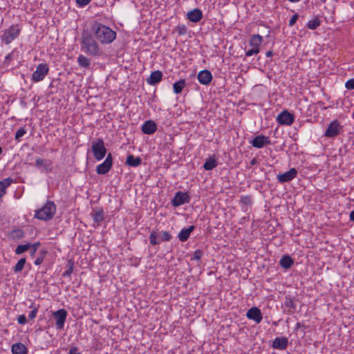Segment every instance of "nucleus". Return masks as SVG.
Listing matches in <instances>:
<instances>
[{
    "mask_svg": "<svg viewBox=\"0 0 354 354\" xmlns=\"http://www.w3.org/2000/svg\"><path fill=\"white\" fill-rule=\"evenodd\" d=\"M93 37L102 44H109L116 38V32L108 26L99 21H95L91 26Z\"/></svg>",
    "mask_w": 354,
    "mask_h": 354,
    "instance_id": "1",
    "label": "nucleus"
},
{
    "mask_svg": "<svg viewBox=\"0 0 354 354\" xmlns=\"http://www.w3.org/2000/svg\"><path fill=\"white\" fill-rule=\"evenodd\" d=\"M81 50L88 55L97 56L100 54V48L97 39L91 32H84L81 37Z\"/></svg>",
    "mask_w": 354,
    "mask_h": 354,
    "instance_id": "2",
    "label": "nucleus"
},
{
    "mask_svg": "<svg viewBox=\"0 0 354 354\" xmlns=\"http://www.w3.org/2000/svg\"><path fill=\"white\" fill-rule=\"evenodd\" d=\"M56 206L54 202L48 201L45 205L35 212V218L41 221H49L55 215Z\"/></svg>",
    "mask_w": 354,
    "mask_h": 354,
    "instance_id": "3",
    "label": "nucleus"
},
{
    "mask_svg": "<svg viewBox=\"0 0 354 354\" xmlns=\"http://www.w3.org/2000/svg\"><path fill=\"white\" fill-rule=\"evenodd\" d=\"M21 32V28L18 24L12 25L5 29L1 35V40L6 44H10L14 39L18 37Z\"/></svg>",
    "mask_w": 354,
    "mask_h": 354,
    "instance_id": "4",
    "label": "nucleus"
},
{
    "mask_svg": "<svg viewBox=\"0 0 354 354\" xmlns=\"http://www.w3.org/2000/svg\"><path fill=\"white\" fill-rule=\"evenodd\" d=\"M91 151L94 158L97 160H102L106 153V149L104 146V142L102 138H97L91 142Z\"/></svg>",
    "mask_w": 354,
    "mask_h": 354,
    "instance_id": "5",
    "label": "nucleus"
},
{
    "mask_svg": "<svg viewBox=\"0 0 354 354\" xmlns=\"http://www.w3.org/2000/svg\"><path fill=\"white\" fill-rule=\"evenodd\" d=\"M49 72V67L46 64H39L32 75V80L35 82L42 81Z\"/></svg>",
    "mask_w": 354,
    "mask_h": 354,
    "instance_id": "6",
    "label": "nucleus"
},
{
    "mask_svg": "<svg viewBox=\"0 0 354 354\" xmlns=\"http://www.w3.org/2000/svg\"><path fill=\"white\" fill-rule=\"evenodd\" d=\"M343 126L340 124L338 120L332 121L328 126L324 136L327 138H335L342 131Z\"/></svg>",
    "mask_w": 354,
    "mask_h": 354,
    "instance_id": "7",
    "label": "nucleus"
},
{
    "mask_svg": "<svg viewBox=\"0 0 354 354\" xmlns=\"http://www.w3.org/2000/svg\"><path fill=\"white\" fill-rule=\"evenodd\" d=\"M191 199L190 196L187 192H177L174 197L171 200V204L174 207H179L185 203H189Z\"/></svg>",
    "mask_w": 354,
    "mask_h": 354,
    "instance_id": "8",
    "label": "nucleus"
},
{
    "mask_svg": "<svg viewBox=\"0 0 354 354\" xmlns=\"http://www.w3.org/2000/svg\"><path fill=\"white\" fill-rule=\"evenodd\" d=\"M113 165V158L111 153H109L104 161L97 166L96 172L98 174L104 175L108 173Z\"/></svg>",
    "mask_w": 354,
    "mask_h": 354,
    "instance_id": "9",
    "label": "nucleus"
},
{
    "mask_svg": "<svg viewBox=\"0 0 354 354\" xmlns=\"http://www.w3.org/2000/svg\"><path fill=\"white\" fill-rule=\"evenodd\" d=\"M53 316L56 319L55 324L57 329H63L67 317L66 310L64 308L59 309L55 312H53Z\"/></svg>",
    "mask_w": 354,
    "mask_h": 354,
    "instance_id": "10",
    "label": "nucleus"
},
{
    "mask_svg": "<svg viewBox=\"0 0 354 354\" xmlns=\"http://www.w3.org/2000/svg\"><path fill=\"white\" fill-rule=\"evenodd\" d=\"M277 121L281 125L290 126L294 122L295 116L287 110H284L278 115L277 117Z\"/></svg>",
    "mask_w": 354,
    "mask_h": 354,
    "instance_id": "11",
    "label": "nucleus"
},
{
    "mask_svg": "<svg viewBox=\"0 0 354 354\" xmlns=\"http://www.w3.org/2000/svg\"><path fill=\"white\" fill-rule=\"evenodd\" d=\"M297 171L295 168H291L289 171L279 174L277 176V179L280 183H284L290 182L297 177Z\"/></svg>",
    "mask_w": 354,
    "mask_h": 354,
    "instance_id": "12",
    "label": "nucleus"
},
{
    "mask_svg": "<svg viewBox=\"0 0 354 354\" xmlns=\"http://www.w3.org/2000/svg\"><path fill=\"white\" fill-rule=\"evenodd\" d=\"M246 317L248 319L254 321L257 324H259L263 319L262 313L257 307L250 308L246 313Z\"/></svg>",
    "mask_w": 354,
    "mask_h": 354,
    "instance_id": "13",
    "label": "nucleus"
},
{
    "mask_svg": "<svg viewBox=\"0 0 354 354\" xmlns=\"http://www.w3.org/2000/svg\"><path fill=\"white\" fill-rule=\"evenodd\" d=\"M250 143L255 148L261 149L265 145H269L270 141L268 137L263 135H259L256 136L254 139L250 141Z\"/></svg>",
    "mask_w": 354,
    "mask_h": 354,
    "instance_id": "14",
    "label": "nucleus"
},
{
    "mask_svg": "<svg viewBox=\"0 0 354 354\" xmlns=\"http://www.w3.org/2000/svg\"><path fill=\"white\" fill-rule=\"evenodd\" d=\"M198 82L203 85H208L212 80V75L208 70L200 71L197 76Z\"/></svg>",
    "mask_w": 354,
    "mask_h": 354,
    "instance_id": "15",
    "label": "nucleus"
},
{
    "mask_svg": "<svg viewBox=\"0 0 354 354\" xmlns=\"http://www.w3.org/2000/svg\"><path fill=\"white\" fill-rule=\"evenodd\" d=\"M141 129L145 134L151 135L157 131V125L154 121L149 120L143 123Z\"/></svg>",
    "mask_w": 354,
    "mask_h": 354,
    "instance_id": "16",
    "label": "nucleus"
},
{
    "mask_svg": "<svg viewBox=\"0 0 354 354\" xmlns=\"http://www.w3.org/2000/svg\"><path fill=\"white\" fill-rule=\"evenodd\" d=\"M187 17L189 21L194 23H197L203 18V12L200 9L195 8L187 12Z\"/></svg>",
    "mask_w": 354,
    "mask_h": 354,
    "instance_id": "17",
    "label": "nucleus"
},
{
    "mask_svg": "<svg viewBox=\"0 0 354 354\" xmlns=\"http://www.w3.org/2000/svg\"><path fill=\"white\" fill-rule=\"evenodd\" d=\"M263 41V37L259 35H252L249 41V45L254 50L260 51V45Z\"/></svg>",
    "mask_w": 354,
    "mask_h": 354,
    "instance_id": "18",
    "label": "nucleus"
},
{
    "mask_svg": "<svg viewBox=\"0 0 354 354\" xmlns=\"http://www.w3.org/2000/svg\"><path fill=\"white\" fill-rule=\"evenodd\" d=\"M288 339L287 337H276L272 343V348L274 349L284 350L287 348Z\"/></svg>",
    "mask_w": 354,
    "mask_h": 354,
    "instance_id": "19",
    "label": "nucleus"
},
{
    "mask_svg": "<svg viewBox=\"0 0 354 354\" xmlns=\"http://www.w3.org/2000/svg\"><path fill=\"white\" fill-rule=\"evenodd\" d=\"M162 73L160 71H155L151 73L147 79V82L149 85L154 86L162 80Z\"/></svg>",
    "mask_w": 354,
    "mask_h": 354,
    "instance_id": "20",
    "label": "nucleus"
},
{
    "mask_svg": "<svg viewBox=\"0 0 354 354\" xmlns=\"http://www.w3.org/2000/svg\"><path fill=\"white\" fill-rule=\"evenodd\" d=\"M283 307L285 311L287 310L288 313L292 314L296 309L297 304L290 296H286Z\"/></svg>",
    "mask_w": 354,
    "mask_h": 354,
    "instance_id": "21",
    "label": "nucleus"
},
{
    "mask_svg": "<svg viewBox=\"0 0 354 354\" xmlns=\"http://www.w3.org/2000/svg\"><path fill=\"white\" fill-rule=\"evenodd\" d=\"M51 165L52 161L50 160H44L40 158L36 159L35 166L38 168H42L46 171H50L51 170Z\"/></svg>",
    "mask_w": 354,
    "mask_h": 354,
    "instance_id": "22",
    "label": "nucleus"
},
{
    "mask_svg": "<svg viewBox=\"0 0 354 354\" xmlns=\"http://www.w3.org/2000/svg\"><path fill=\"white\" fill-rule=\"evenodd\" d=\"M194 225H190L187 228L182 229L178 235L179 240L182 242L186 241L189 239L190 234L194 231Z\"/></svg>",
    "mask_w": 354,
    "mask_h": 354,
    "instance_id": "23",
    "label": "nucleus"
},
{
    "mask_svg": "<svg viewBox=\"0 0 354 354\" xmlns=\"http://www.w3.org/2000/svg\"><path fill=\"white\" fill-rule=\"evenodd\" d=\"M12 178H6L0 181V199L6 194V189L13 183Z\"/></svg>",
    "mask_w": 354,
    "mask_h": 354,
    "instance_id": "24",
    "label": "nucleus"
},
{
    "mask_svg": "<svg viewBox=\"0 0 354 354\" xmlns=\"http://www.w3.org/2000/svg\"><path fill=\"white\" fill-rule=\"evenodd\" d=\"M12 354H27V347L21 343H15L12 346L11 348Z\"/></svg>",
    "mask_w": 354,
    "mask_h": 354,
    "instance_id": "25",
    "label": "nucleus"
},
{
    "mask_svg": "<svg viewBox=\"0 0 354 354\" xmlns=\"http://www.w3.org/2000/svg\"><path fill=\"white\" fill-rule=\"evenodd\" d=\"M142 163V159L140 157H135L130 154L127 157L126 164L130 167H138Z\"/></svg>",
    "mask_w": 354,
    "mask_h": 354,
    "instance_id": "26",
    "label": "nucleus"
},
{
    "mask_svg": "<svg viewBox=\"0 0 354 354\" xmlns=\"http://www.w3.org/2000/svg\"><path fill=\"white\" fill-rule=\"evenodd\" d=\"M92 218L95 223L99 225L101 222L104 219V212L102 208L91 213Z\"/></svg>",
    "mask_w": 354,
    "mask_h": 354,
    "instance_id": "27",
    "label": "nucleus"
},
{
    "mask_svg": "<svg viewBox=\"0 0 354 354\" xmlns=\"http://www.w3.org/2000/svg\"><path fill=\"white\" fill-rule=\"evenodd\" d=\"M293 263L294 261L289 255L282 257L279 261L280 266L285 269H289Z\"/></svg>",
    "mask_w": 354,
    "mask_h": 354,
    "instance_id": "28",
    "label": "nucleus"
},
{
    "mask_svg": "<svg viewBox=\"0 0 354 354\" xmlns=\"http://www.w3.org/2000/svg\"><path fill=\"white\" fill-rule=\"evenodd\" d=\"M216 166L217 162L214 156H212L206 160L203 167L205 170L209 171L215 168Z\"/></svg>",
    "mask_w": 354,
    "mask_h": 354,
    "instance_id": "29",
    "label": "nucleus"
},
{
    "mask_svg": "<svg viewBox=\"0 0 354 354\" xmlns=\"http://www.w3.org/2000/svg\"><path fill=\"white\" fill-rule=\"evenodd\" d=\"M185 86H186V82L183 79H181V80H178V82H176L173 84L174 92L176 94L180 93L183 91V90Z\"/></svg>",
    "mask_w": 354,
    "mask_h": 354,
    "instance_id": "30",
    "label": "nucleus"
},
{
    "mask_svg": "<svg viewBox=\"0 0 354 354\" xmlns=\"http://www.w3.org/2000/svg\"><path fill=\"white\" fill-rule=\"evenodd\" d=\"M77 63L80 66L85 68H88L91 64L89 59L82 55L78 56Z\"/></svg>",
    "mask_w": 354,
    "mask_h": 354,
    "instance_id": "31",
    "label": "nucleus"
},
{
    "mask_svg": "<svg viewBox=\"0 0 354 354\" xmlns=\"http://www.w3.org/2000/svg\"><path fill=\"white\" fill-rule=\"evenodd\" d=\"M158 239L160 243L161 241H169L172 239V236L167 231H161L158 233Z\"/></svg>",
    "mask_w": 354,
    "mask_h": 354,
    "instance_id": "32",
    "label": "nucleus"
},
{
    "mask_svg": "<svg viewBox=\"0 0 354 354\" xmlns=\"http://www.w3.org/2000/svg\"><path fill=\"white\" fill-rule=\"evenodd\" d=\"M26 262V258L20 259L17 263V264L13 267V271L15 273L20 272L24 269Z\"/></svg>",
    "mask_w": 354,
    "mask_h": 354,
    "instance_id": "33",
    "label": "nucleus"
},
{
    "mask_svg": "<svg viewBox=\"0 0 354 354\" xmlns=\"http://www.w3.org/2000/svg\"><path fill=\"white\" fill-rule=\"evenodd\" d=\"M320 20L316 17L307 23V27L310 30H315L320 26Z\"/></svg>",
    "mask_w": 354,
    "mask_h": 354,
    "instance_id": "34",
    "label": "nucleus"
},
{
    "mask_svg": "<svg viewBox=\"0 0 354 354\" xmlns=\"http://www.w3.org/2000/svg\"><path fill=\"white\" fill-rule=\"evenodd\" d=\"M149 243L152 245L160 244V241L158 239V233L156 231H152L149 236Z\"/></svg>",
    "mask_w": 354,
    "mask_h": 354,
    "instance_id": "35",
    "label": "nucleus"
},
{
    "mask_svg": "<svg viewBox=\"0 0 354 354\" xmlns=\"http://www.w3.org/2000/svg\"><path fill=\"white\" fill-rule=\"evenodd\" d=\"M30 247V243H28L24 245H17V247L15 250V253H16V254H21L26 252L27 250H28Z\"/></svg>",
    "mask_w": 354,
    "mask_h": 354,
    "instance_id": "36",
    "label": "nucleus"
},
{
    "mask_svg": "<svg viewBox=\"0 0 354 354\" xmlns=\"http://www.w3.org/2000/svg\"><path fill=\"white\" fill-rule=\"evenodd\" d=\"M73 271V262L70 260L66 265V270L63 272V277H70Z\"/></svg>",
    "mask_w": 354,
    "mask_h": 354,
    "instance_id": "37",
    "label": "nucleus"
},
{
    "mask_svg": "<svg viewBox=\"0 0 354 354\" xmlns=\"http://www.w3.org/2000/svg\"><path fill=\"white\" fill-rule=\"evenodd\" d=\"M10 235L13 239H21L24 236V233L22 230L17 229V230H12L11 232Z\"/></svg>",
    "mask_w": 354,
    "mask_h": 354,
    "instance_id": "38",
    "label": "nucleus"
},
{
    "mask_svg": "<svg viewBox=\"0 0 354 354\" xmlns=\"http://www.w3.org/2000/svg\"><path fill=\"white\" fill-rule=\"evenodd\" d=\"M26 129L25 127H20L16 132L15 138L17 141H20L21 137H23L26 133Z\"/></svg>",
    "mask_w": 354,
    "mask_h": 354,
    "instance_id": "39",
    "label": "nucleus"
},
{
    "mask_svg": "<svg viewBox=\"0 0 354 354\" xmlns=\"http://www.w3.org/2000/svg\"><path fill=\"white\" fill-rule=\"evenodd\" d=\"M176 31L179 35H185L187 33V28L185 24H179L176 26Z\"/></svg>",
    "mask_w": 354,
    "mask_h": 354,
    "instance_id": "40",
    "label": "nucleus"
},
{
    "mask_svg": "<svg viewBox=\"0 0 354 354\" xmlns=\"http://www.w3.org/2000/svg\"><path fill=\"white\" fill-rule=\"evenodd\" d=\"M240 202L244 205H251L252 198L251 196H242Z\"/></svg>",
    "mask_w": 354,
    "mask_h": 354,
    "instance_id": "41",
    "label": "nucleus"
},
{
    "mask_svg": "<svg viewBox=\"0 0 354 354\" xmlns=\"http://www.w3.org/2000/svg\"><path fill=\"white\" fill-rule=\"evenodd\" d=\"M40 245V243L39 242H35L33 244H31L30 243V247L29 248L30 250V254L31 257H34L38 248L39 247Z\"/></svg>",
    "mask_w": 354,
    "mask_h": 354,
    "instance_id": "42",
    "label": "nucleus"
},
{
    "mask_svg": "<svg viewBox=\"0 0 354 354\" xmlns=\"http://www.w3.org/2000/svg\"><path fill=\"white\" fill-rule=\"evenodd\" d=\"M203 252L201 250H196L194 252L192 257H191L192 260L200 261Z\"/></svg>",
    "mask_w": 354,
    "mask_h": 354,
    "instance_id": "43",
    "label": "nucleus"
},
{
    "mask_svg": "<svg viewBox=\"0 0 354 354\" xmlns=\"http://www.w3.org/2000/svg\"><path fill=\"white\" fill-rule=\"evenodd\" d=\"M46 253V251L44 250V251H41V254L37 257V259L35 260V265L36 266H39L40 264L42 263V262L44 261V256Z\"/></svg>",
    "mask_w": 354,
    "mask_h": 354,
    "instance_id": "44",
    "label": "nucleus"
},
{
    "mask_svg": "<svg viewBox=\"0 0 354 354\" xmlns=\"http://www.w3.org/2000/svg\"><path fill=\"white\" fill-rule=\"evenodd\" d=\"M345 87L348 90H353L354 89V79H350L345 83Z\"/></svg>",
    "mask_w": 354,
    "mask_h": 354,
    "instance_id": "45",
    "label": "nucleus"
},
{
    "mask_svg": "<svg viewBox=\"0 0 354 354\" xmlns=\"http://www.w3.org/2000/svg\"><path fill=\"white\" fill-rule=\"evenodd\" d=\"M38 307H34L33 309L30 312L28 317L30 319H34L37 314Z\"/></svg>",
    "mask_w": 354,
    "mask_h": 354,
    "instance_id": "46",
    "label": "nucleus"
},
{
    "mask_svg": "<svg viewBox=\"0 0 354 354\" xmlns=\"http://www.w3.org/2000/svg\"><path fill=\"white\" fill-rule=\"evenodd\" d=\"M75 1L79 7H84L88 5L91 0H75Z\"/></svg>",
    "mask_w": 354,
    "mask_h": 354,
    "instance_id": "47",
    "label": "nucleus"
},
{
    "mask_svg": "<svg viewBox=\"0 0 354 354\" xmlns=\"http://www.w3.org/2000/svg\"><path fill=\"white\" fill-rule=\"evenodd\" d=\"M17 322L21 325H24L27 322L26 317L24 315H21L17 317Z\"/></svg>",
    "mask_w": 354,
    "mask_h": 354,
    "instance_id": "48",
    "label": "nucleus"
},
{
    "mask_svg": "<svg viewBox=\"0 0 354 354\" xmlns=\"http://www.w3.org/2000/svg\"><path fill=\"white\" fill-rule=\"evenodd\" d=\"M13 59V53H10L8 55H7L5 57L3 63L6 65H8L11 60Z\"/></svg>",
    "mask_w": 354,
    "mask_h": 354,
    "instance_id": "49",
    "label": "nucleus"
},
{
    "mask_svg": "<svg viewBox=\"0 0 354 354\" xmlns=\"http://www.w3.org/2000/svg\"><path fill=\"white\" fill-rule=\"evenodd\" d=\"M297 19H298V15L297 14L293 15L289 21V26H292L293 25H295Z\"/></svg>",
    "mask_w": 354,
    "mask_h": 354,
    "instance_id": "50",
    "label": "nucleus"
},
{
    "mask_svg": "<svg viewBox=\"0 0 354 354\" xmlns=\"http://www.w3.org/2000/svg\"><path fill=\"white\" fill-rule=\"evenodd\" d=\"M258 53H259L258 50H254L252 48H250V49H248V50H245V55L247 57H250V56H252L253 55H257Z\"/></svg>",
    "mask_w": 354,
    "mask_h": 354,
    "instance_id": "51",
    "label": "nucleus"
},
{
    "mask_svg": "<svg viewBox=\"0 0 354 354\" xmlns=\"http://www.w3.org/2000/svg\"><path fill=\"white\" fill-rule=\"evenodd\" d=\"M68 354H81L79 351V348L77 346H73L70 348Z\"/></svg>",
    "mask_w": 354,
    "mask_h": 354,
    "instance_id": "52",
    "label": "nucleus"
},
{
    "mask_svg": "<svg viewBox=\"0 0 354 354\" xmlns=\"http://www.w3.org/2000/svg\"><path fill=\"white\" fill-rule=\"evenodd\" d=\"M317 104L319 105L320 107H322V109L325 110L327 109L326 106H324V102L322 101H319L317 102Z\"/></svg>",
    "mask_w": 354,
    "mask_h": 354,
    "instance_id": "53",
    "label": "nucleus"
},
{
    "mask_svg": "<svg viewBox=\"0 0 354 354\" xmlns=\"http://www.w3.org/2000/svg\"><path fill=\"white\" fill-rule=\"evenodd\" d=\"M349 218L351 221L354 222V209L351 212Z\"/></svg>",
    "mask_w": 354,
    "mask_h": 354,
    "instance_id": "54",
    "label": "nucleus"
},
{
    "mask_svg": "<svg viewBox=\"0 0 354 354\" xmlns=\"http://www.w3.org/2000/svg\"><path fill=\"white\" fill-rule=\"evenodd\" d=\"M266 57H272V56L273 53H272V50H269V51H268V52L266 53Z\"/></svg>",
    "mask_w": 354,
    "mask_h": 354,
    "instance_id": "55",
    "label": "nucleus"
},
{
    "mask_svg": "<svg viewBox=\"0 0 354 354\" xmlns=\"http://www.w3.org/2000/svg\"><path fill=\"white\" fill-rule=\"evenodd\" d=\"M257 160L255 158H252L250 161V164L252 165L257 164Z\"/></svg>",
    "mask_w": 354,
    "mask_h": 354,
    "instance_id": "56",
    "label": "nucleus"
}]
</instances>
